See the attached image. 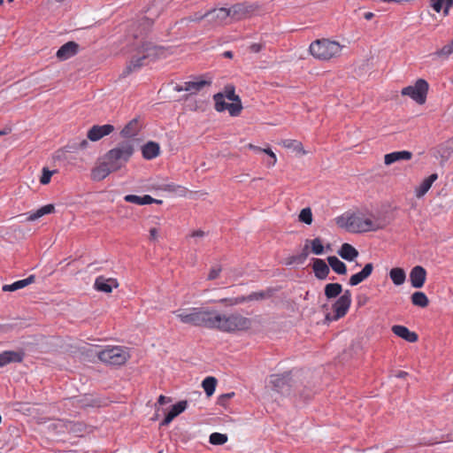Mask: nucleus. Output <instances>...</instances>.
<instances>
[{
  "instance_id": "nucleus-19",
  "label": "nucleus",
  "mask_w": 453,
  "mask_h": 453,
  "mask_svg": "<svg viewBox=\"0 0 453 453\" xmlns=\"http://www.w3.org/2000/svg\"><path fill=\"white\" fill-rule=\"evenodd\" d=\"M392 332L396 336H398L411 343L416 342L418 339V336L415 332L410 331L404 326L395 325L392 326Z\"/></svg>"
},
{
  "instance_id": "nucleus-57",
  "label": "nucleus",
  "mask_w": 453,
  "mask_h": 453,
  "mask_svg": "<svg viewBox=\"0 0 453 453\" xmlns=\"http://www.w3.org/2000/svg\"><path fill=\"white\" fill-rule=\"evenodd\" d=\"M262 152L266 153L270 157V161L268 162V164L270 165H274L277 161V158L276 155L271 150V149H262Z\"/></svg>"
},
{
  "instance_id": "nucleus-26",
  "label": "nucleus",
  "mask_w": 453,
  "mask_h": 453,
  "mask_svg": "<svg viewBox=\"0 0 453 453\" xmlns=\"http://www.w3.org/2000/svg\"><path fill=\"white\" fill-rule=\"evenodd\" d=\"M438 179L437 173H432L427 178L424 179L420 183L419 187H418L415 190L416 196L420 198L425 196L427 191L432 187L433 183Z\"/></svg>"
},
{
  "instance_id": "nucleus-7",
  "label": "nucleus",
  "mask_w": 453,
  "mask_h": 453,
  "mask_svg": "<svg viewBox=\"0 0 453 453\" xmlns=\"http://www.w3.org/2000/svg\"><path fill=\"white\" fill-rule=\"evenodd\" d=\"M274 293H275L274 288H268L263 291L252 292L249 296H242L231 297V298H222L219 302L220 303H224L226 305L233 306V305L243 303L245 302L267 299V298L272 297Z\"/></svg>"
},
{
  "instance_id": "nucleus-47",
  "label": "nucleus",
  "mask_w": 453,
  "mask_h": 453,
  "mask_svg": "<svg viewBox=\"0 0 453 453\" xmlns=\"http://www.w3.org/2000/svg\"><path fill=\"white\" fill-rule=\"evenodd\" d=\"M453 53L452 47L449 43L444 45L441 50H436L432 54L433 57L442 58L444 59L448 58L450 54Z\"/></svg>"
},
{
  "instance_id": "nucleus-4",
  "label": "nucleus",
  "mask_w": 453,
  "mask_h": 453,
  "mask_svg": "<svg viewBox=\"0 0 453 453\" xmlns=\"http://www.w3.org/2000/svg\"><path fill=\"white\" fill-rule=\"evenodd\" d=\"M311 54L319 60H329L342 51L340 43L327 39L316 40L310 45Z\"/></svg>"
},
{
  "instance_id": "nucleus-13",
  "label": "nucleus",
  "mask_w": 453,
  "mask_h": 453,
  "mask_svg": "<svg viewBox=\"0 0 453 453\" xmlns=\"http://www.w3.org/2000/svg\"><path fill=\"white\" fill-rule=\"evenodd\" d=\"M79 48L77 42L73 41L67 42L58 50L56 57L61 61L67 60L78 53Z\"/></svg>"
},
{
  "instance_id": "nucleus-25",
  "label": "nucleus",
  "mask_w": 453,
  "mask_h": 453,
  "mask_svg": "<svg viewBox=\"0 0 453 453\" xmlns=\"http://www.w3.org/2000/svg\"><path fill=\"white\" fill-rule=\"evenodd\" d=\"M35 276L32 274V275L28 276L27 279L17 280L12 284L4 285L2 288V290L4 292L16 291L18 289H21V288L28 286L29 284L35 282Z\"/></svg>"
},
{
  "instance_id": "nucleus-41",
  "label": "nucleus",
  "mask_w": 453,
  "mask_h": 453,
  "mask_svg": "<svg viewBox=\"0 0 453 453\" xmlns=\"http://www.w3.org/2000/svg\"><path fill=\"white\" fill-rule=\"evenodd\" d=\"M308 255H309L308 246L306 245L300 254L290 257L287 262V265H293V264L302 265L307 259Z\"/></svg>"
},
{
  "instance_id": "nucleus-49",
  "label": "nucleus",
  "mask_w": 453,
  "mask_h": 453,
  "mask_svg": "<svg viewBox=\"0 0 453 453\" xmlns=\"http://www.w3.org/2000/svg\"><path fill=\"white\" fill-rule=\"evenodd\" d=\"M311 251L315 255H321L324 252V247L319 238H315L311 241Z\"/></svg>"
},
{
  "instance_id": "nucleus-9",
  "label": "nucleus",
  "mask_w": 453,
  "mask_h": 453,
  "mask_svg": "<svg viewBox=\"0 0 453 453\" xmlns=\"http://www.w3.org/2000/svg\"><path fill=\"white\" fill-rule=\"evenodd\" d=\"M290 375V372L271 375L270 383L273 388L281 395L289 394L292 387Z\"/></svg>"
},
{
  "instance_id": "nucleus-14",
  "label": "nucleus",
  "mask_w": 453,
  "mask_h": 453,
  "mask_svg": "<svg viewBox=\"0 0 453 453\" xmlns=\"http://www.w3.org/2000/svg\"><path fill=\"white\" fill-rule=\"evenodd\" d=\"M409 277L413 288H421L426 282V271L421 265H416L411 270Z\"/></svg>"
},
{
  "instance_id": "nucleus-44",
  "label": "nucleus",
  "mask_w": 453,
  "mask_h": 453,
  "mask_svg": "<svg viewBox=\"0 0 453 453\" xmlns=\"http://www.w3.org/2000/svg\"><path fill=\"white\" fill-rule=\"evenodd\" d=\"M226 110L228 111L230 116H239L242 110V102L232 101V103H228Z\"/></svg>"
},
{
  "instance_id": "nucleus-34",
  "label": "nucleus",
  "mask_w": 453,
  "mask_h": 453,
  "mask_svg": "<svg viewBox=\"0 0 453 453\" xmlns=\"http://www.w3.org/2000/svg\"><path fill=\"white\" fill-rule=\"evenodd\" d=\"M430 5L436 12H440L443 8V12L448 14L453 5V0H430Z\"/></svg>"
},
{
  "instance_id": "nucleus-50",
  "label": "nucleus",
  "mask_w": 453,
  "mask_h": 453,
  "mask_svg": "<svg viewBox=\"0 0 453 453\" xmlns=\"http://www.w3.org/2000/svg\"><path fill=\"white\" fill-rule=\"evenodd\" d=\"M226 97L230 101H238L240 102V96L235 94L234 86H226L225 89L224 98Z\"/></svg>"
},
{
  "instance_id": "nucleus-56",
  "label": "nucleus",
  "mask_w": 453,
  "mask_h": 453,
  "mask_svg": "<svg viewBox=\"0 0 453 453\" xmlns=\"http://www.w3.org/2000/svg\"><path fill=\"white\" fill-rule=\"evenodd\" d=\"M265 45L264 42H255V43H252L250 44V46L249 47L250 50L253 53H258L260 52L263 49H265Z\"/></svg>"
},
{
  "instance_id": "nucleus-58",
  "label": "nucleus",
  "mask_w": 453,
  "mask_h": 453,
  "mask_svg": "<svg viewBox=\"0 0 453 453\" xmlns=\"http://www.w3.org/2000/svg\"><path fill=\"white\" fill-rule=\"evenodd\" d=\"M171 402V398L170 397H167V396H165L163 395H159L158 399H157V403L160 404V405H164L167 403H170Z\"/></svg>"
},
{
  "instance_id": "nucleus-45",
  "label": "nucleus",
  "mask_w": 453,
  "mask_h": 453,
  "mask_svg": "<svg viewBox=\"0 0 453 453\" xmlns=\"http://www.w3.org/2000/svg\"><path fill=\"white\" fill-rule=\"evenodd\" d=\"M282 144L284 147L288 149H293L294 150L297 152H303L304 153L303 147L301 142H298L296 140L292 139H287L282 142Z\"/></svg>"
},
{
  "instance_id": "nucleus-10",
  "label": "nucleus",
  "mask_w": 453,
  "mask_h": 453,
  "mask_svg": "<svg viewBox=\"0 0 453 453\" xmlns=\"http://www.w3.org/2000/svg\"><path fill=\"white\" fill-rule=\"evenodd\" d=\"M138 54H143L148 62L155 61L165 57V50L162 46H157L150 42H144L137 49Z\"/></svg>"
},
{
  "instance_id": "nucleus-30",
  "label": "nucleus",
  "mask_w": 453,
  "mask_h": 453,
  "mask_svg": "<svg viewBox=\"0 0 453 453\" xmlns=\"http://www.w3.org/2000/svg\"><path fill=\"white\" fill-rule=\"evenodd\" d=\"M349 232L363 233L364 217L353 213L349 215Z\"/></svg>"
},
{
  "instance_id": "nucleus-61",
  "label": "nucleus",
  "mask_w": 453,
  "mask_h": 453,
  "mask_svg": "<svg viewBox=\"0 0 453 453\" xmlns=\"http://www.w3.org/2000/svg\"><path fill=\"white\" fill-rule=\"evenodd\" d=\"M141 21H142V24H144V25H146L148 27H151L152 23H153L152 20L150 19L147 17H143Z\"/></svg>"
},
{
  "instance_id": "nucleus-37",
  "label": "nucleus",
  "mask_w": 453,
  "mask_h": 453,
  "mask_svg": "<svg viewBox=\"0 0 453 453\" xmlns=\"http://www.w3.org/2000/svg\"><path fill=\"white\" fill-rule=\"evenodd\" d=\"M54 211H55V207L53 204H46V205L41 207L40 209H38L35 212L31 213L28 216L27 219L30 221H34L46 214L52 213Z\"/></svg>"
},
{
  "instance_id": "nucleus-2",
  "label": "nucleus",
  "mask_w": 453,
  "mask_h": 453,
  "mask_svg": "<svg viewBox=\"0 0 453 453\" xmlns=\"http://www.w3.org/2000/svg\"><path fill=\"white\" fill-rule=\"evenodd\" d=\"M134 150V145L131 142H122L119 143L117 147L110 150L104 156V160L110 165L111 170L116 172L127 163Z\"/></svg>"
},
{
  "instance_id": "nucleus-29",
  "label": "nucleus",
  "mask_w": 453,
  "mask_h": 453,
  "mask_svg": "<svg viewBox=\"0 0 453 453\" xmlns=\"http://www.w3.org/2000/svg\"><path fill=\"white\" fill-rule=\"evenodd\" d=\"M327 262H328V265L337 274L344 275L347 273L346 265L342 261H341L337 257H335V256L328 257Z\"/></svg>"
},
{
  "instance_id": "nucleus-31",
  "label": "nucleus",
  "mask_w": 453,
  "mask_h": 453,
  "mask_svg": "<svg viewBox=\"0 0 453 453\" xmlns=\"http://www.w3.org/2000/svg\"><path fill=\"white\" fill-rule=\"evenodd\" d=\"M124 200L127 203L144 205L153 203L154 198L151 197L150 195H144L142 196H139L136 195H127L124 197Z\"/></svg>"
},
{
  "instance_id": "nucleus-52",
  "label": "nucleus",
  "mask_w": 453,
  "mask_h": 453,
  "mask_svg": "<svg viewBox=\"0 0 453 453\" xmlns=\"http://www.w3.org/2000/svg\"><path fill=\"white\" fill-rule=\"evenodd\" d=\"M349 215H341L335 219L336 224L342 228H346L349 231Z\"/></svg>"
},
{
  "instance_id": "nucleus-43",
  "label": "nucleus",
  "mask_w": 453,
  "mask_h": 453,
  "mask_svg": "<svg viewBox=\"0 0 453 453\" xmlns=\"http://www.w3.org/2000/svg\"><path fill=\"white\" fill-rule=\"evenodd\" d=\"M242 11H243V4H234L230 8H220L219 10V12L223 14V18H226V17H228L231 15H234Z\"/></svg>"
},
{
  "instance_id": "nucleus-3",
  "label": "nucleus",
  "mask_w": 453,
  "mask_h": 453,
  "mask_svg": "<svg viewBox=\"0 0 453 453\" xmlns=\"http://www.w3.org/2000/svg\"><path fill=\"white\" fill-rule=\"evenodd\" d=\"M216 317L219 318V321L215 323L214 329H218L222 332L232 333L235 331H243L251 326L250 319L238 313L226 316L217 312Z\"/></svg>"
},
{
  "instance_id": "nucleus-36",
  "label": "nucleus",
  "mask_w": 453,
  "mask_h": 453,
  "mask_svg": "<svg viewBox=\"0 0 453 453\" xmlns=\"http://www.w3.org/2000/svg\"><path fill=\"white\" fill-rule=\"evenodd\" d=\"M411 300L413 305L420 308H425L429 303L428 297L421 291L414 292L411 296Z\"/></svg>"
},
{
  "instance_id": "nucleus-18",
  "label": "nucleus",
  "mask_w": 453,
  "mask_h": 453,
  "mask_svg": "<svg viewBox=\"0 0 453 453\" xmlns=\"http://www.w3.org/2000/svg\"><path fill=\"white\" fill-rule=\"evenodd\" d=\"M24 358L22 352L14 350H5L0 353V367H4L11 363H20Z\"/></svg>"
},
{
  "instance_id": "nucleus-15",
  "label": "nucleus",
  "mask_w": 453,
  "mask_h": 453,
  "mask_svg": "<svg viewBox=\"0 0 453 453\" xmlns=\"http://www.w3.org/2000/svg\"><path fill=\"white\" fill-rule=\"evenodd\" d=\"M188 407L187 401H180L177 403L173 404L168 413L165 415V418L160 422V426H168L174 418L182 413Z\"/></svg>"
},
{
  "instance_id": "nucleus-63",
  "label": "nucleus",
  "mask_w": 453,
  "mask_h": 453,
  "mask_svg": "<svg viewBox=\"0 0 453 453\" xmlns=\"http://www.w3.org/2000/svg\"><path fill=\"white\" fill-rule=\"evenodd\" d=\"M248 147L250 149V150H253L254 151L256 152H262V149L260 147H257L256 145H253L251 143L248 144Z\"/></svg>"
},
{
  "instance_id": "nucleus-53",
  "label": "nucleus",
  "mask_w": 453,
  "mask_h": 453,
  "mask_svg": "<svg viewBox=\"0 0 453 453\" xmlns=\"http://www.w3.org/2000/svg\"><path fill=\"white\" fill-rule=\"evenodd\" d=\"M222 271V268L220 265H216V266H213L211 270H210V273L208 274V277L207 279L209 280H215L217 279L219 276V273H221Z\"/></svg>"
},
{
  "instance_id": "nucleus-27",
  "label": "nucleus",
  "mask_w": 453,
  "mask_h": 453,
  "mask_svg": "<svg viewBox=\"0 0 453 453\" xmlns=\"http://www.w3.org/2000/svg\"><path fill=\"white\" fill-rule=\"evenodd\" d=\"M339 256L347 261H353L358 257V251L349 243H343L338 250Z\"/></svg>"
},
{
  "instance_id": "nucleus-12",
  "label": "nucleus",
  "mask_w": 453,
  "mask_h": 453,
  "mask_svg": "<svg viewBox=\"0 0 453 453\" xmlns=\"http://www.w3.org/2000/svg\"><path fill=\"white\" fill-rule=\"evenodd\" d=\"M211 81L197 80L194 81H186L182 85L176 86L177 91H188L191 95L196 94L201 91L205 86H210Z\"/></svg>"
},
{
  "instance_id": "nucleus-60",
  "label": "nucleus",
  "mask_w": 453,
  "mask_h": 453,
  "mask_svg": "<svg viewBox=\"0 0 453 453\" xmlns=\"http://www.w3.org/2000/svg\"><path fill=\"white\" fill-rule=\"evenodd\" d=\"M157 230L156 228H151L150 230V236L151 240H156L157 238Z\"/></svg>"
},
{
  "instance_id": "nucleus-24",
  "label": "nucleus",
  "mask_w": 453,
  "mask_h": 453,
  "mask_svg": "<svg viewBox=\"0 0 453 453\" xmlns=\"http://www.w3.org/2000/svg\"><path fill=\"white\" fill-rule=\"evenodd\" d=\"M160 147L156 142H148L142 148V157L147 160H151L159 155Z\"/></svg>"
},
{
  "instance_id": "nucleus-33",
  "label": "nucleus",
  "mask_w": 453,
  "mask_h": 453,
  "mask_svg": "<svg viewBox=\"0 0 453 453\" xmlns=\"http://www.w3.org/2000/svg\"><path fill=\"white\" fill-rule=\"evenodd\" d=\"M385 225L380 219H371L369 218H364L363 221V233L369 231H377L382 229Z\"/></svg>"
},
{
  "instance_id": "nucleus-1",
  "label": "nucleus",
  "mask_w": 453,
  "mask_h": 453,
  "mask_svg": "<svg viewBox=\"0 0 453 453\" xmlns=\"http://www.w3.org/2000/svg\"><path fill=\"white\" fill-rule=\"evenodd\" d=\"M216 313V311L204 307H190L188 309H178L173 311V314L183 324L209 329H214L215 323L219 321Z\"/></svg>"
},
{
  "instance_id": "nucleus-59",
  "label": "nucleus",
  "mask_w": 453,
  "mask_h": 453,
  "mask_svg": "<svg viewBox=\"0 0 453 453\" xmlns=\"http://www.w3.org/2000/svg\"><path fill=\"white\" fill-rule=\"evenodd\" d=\"M205 235V233L202 230H196V231H194L192 234H191V236L194 237V238H196V237H203Z\"/></svg>"
},
{
  "instance_id": "nucleus-32",
  "label": "nucleus",
  "mask_w": 453,
  "mask_h": 453,
  "mask_svg": "<svg viewBox=\"0 0 453 453\" xmlns=\"http://www.w3.org/2000/svg\"><path fill=\"white\" fill-rule=\"evenodd\" d=\"M389 276L393 283L396 286L403 284L406 279L404 270L400 267L392 268L389 272Z\"/></svg>"
},
{
  "instance_id": "nucleus-62",
  "label": "nucleus",
  "mask_w": 453,
  "mask_h": 453,
  "mask_svg": "<svg viewBox=\"0 0 453 453\" xmlns=\"http://www.w3.org/2000/svg\"><path fill=\"white\" fill-rule=\"evenodd\" d=\"M88 145V142L86 139H83L80 143H79V146L77 148L79 149H86Z\"/></svg>"
},
{
  "instance_id": "nucleus-35",
  "label": "nucleus",
  "mask_w": 453,
  "mask_h": 453,
  "mask_svg": "<svg viewBox=\"0 0 453 453\" xmlns=\"http://www.w3.org/2000/svg\"><path fill=\"white\" fill-rule=\"evenodd\" d=\"M324 292L326 298H335L342 292V286L340 283H328L325 286Z\"/></svg>"
},
{
  "instance_id": "nucleus-6",
  "label": "nucleus",
  "mask_w": 453,
  "mask_h": 453,
  "mask_svg": "<svg viewBox=\"0 0 453 453\" xmlns=\"http://www.w3.org/2000/svg\"><path fill=\"white\" fill-rule=\"evenodd\" d=\"M428 88V82L424 79H418L413 86L403 88L402 95L410 96L418 104H423L426 103Z\"/></svg>"
},
{
  "instance_id": "nucleus-5",
  "label": "nucleus",
  "mask_w": 453,
  "mask_h": 453,
  "mask_svg": "<svg viewBox=\"0 0 453 453\" xmlns=\"http://www.w3.org/2000/svg\"><path fill=\"white\" fill-rule=\"evenodd\" d=\"M96 356L103 363L114 366L124 365L130 357L127 349L123 346H107Z\"/></svg>"
},
{
  "instance_id": "nucleus-38",
  "label": "nucleus",
  "mask_w": 453,
  "mask_h": 453,
  "mask_svg": "<svg viewBox=\"0 0 453 453\" xmlns=\"http://www.w3.org/2000/svg\"><path fill=\"white\" fill-rule=\"evenodd\" d=\"M216 386L217 380L211 376L206 377L202 382V387L204 392L206 393L207 396H211L213 395Z\"/></svg>"
},
{
  "instance_id": "nucleus-64",
  "label": "nucleus",
  "mask_w": 453,
  "mask_h": 453,
  "mask_svg": "<svg viewBox=\"0 0 453 453\" xmlns=\"http://www.w3.org/2000/svg\"><path fill=\"white\" fill-rule=\"evenodd\" d=\"M374 14L372 12H365L364 14V18L367 20H370L372 18H373Z\"/></svg>"
},
{
  "instance_id": "nucleus-42",
  "label": "nucleus",
  "mask_w": 453,
  "mask_h": 453,
  "mask_svg": "<svg viewBox=\"0 0 453 453\" xmlns=\"http://www.w3.org/2000/svg\"><path fill=\"white\" fill-rule=\"evenodd\" d=\"M215 102V110L219 112H222L226 110L228 103L225 101L224 94L217 93L213 96Z\"/></svg>"
},
{
  "instance_id": "nucleus-55",
  "label": "nucleus",
  "mask_w": 453,
  "mask_h": 453,
  "mask_svg": "<svg viewBox=\"0 0 453 453\" xmlns=\"http://www.w3.org/2000/svg\"><path fill=\"white\" fill-rule=\"evenodd\" d=\"M234 395V392H230V393H226V394H223V395H219V397L218 398V404H219L221 406H225L226 404V402L230 398H232Z\"/></svg>"
},
{
  "instance_id": "nucleus-54",
  "label": "nucleus",
  "mask_w": 453,
  "mask_h": 453,
  "mask_svg": "<svg viewBox=\"0 0 453 453\" xmlns=\"http://www.w3.org/2000/svg\"><path fill=\"white\" fill-rule=\"evenodd\" d=\"M212 12L213 11L211 10V11L206 12L203 14L195 13L193 16L188 17V21H196V22L201 21L204 18L208 17Z\"/></svg>"
},
{
  "instance_id": "nucleus-8",
  "label": "nucleus",
  "mask_w": 453,
  "mask_h": 453,
  "mask_svg": "<svg viewBox=\"0 0 453 453\" xmlns=\"http://www.w3.org/2000/svg\"><path fill=\"white\" fill-rule=\"evenodd\" d=\"M351 305V292L344 290L343 294L333 304V319L338 320L344 317Z\"/></svg>"
},
{
  "instance_id": "nucleus-22",
  "label": "nucleus",
  "mask_w": 453,
  "mask_h": 453,
  "mask_svg": "<svg viewBox=\"0 0 453 453\" xmlns=\"http://www.w3.org/2000/svg\"><path fill=\"white\" fill-rule=\"evenodd\" d=\"M115 172L114 170H111L109 165L103 160V162L92 169L91 172V178L93 180L100 181L105 179L111 173Z\"/></svg>"
},
{
  "instance_id": "nucleus-16",
  "label": "nucleus",
  "mask_w": 453,
  "mask_h": 453,
  "mask_svg": "<svg viewBox=\"0 0 453 453\" xmlns=\"http://www.w3.org/2000/svg\"><path fill=\"white\" fill-rule=\"evenodd\" d=\"M373 269L374 266L372 263L366 264L360 272L350 276L349 280V285L354 287L360 284L371 276Z\"/></svg>"
},
{
  "instance_id": "nucleus-21",
  "label": "nucleus",
  "mask_w": 453,
  "mask_h": 453,
  "mask_svg": "<svg viewBox=\"0 0 453 453\" xmlns=\"http://www.w3.org/2000/svg\"><path fill=\"white\" fill-rule=\"evenodd\" d=\"M148 63L149 62L143 54H138V56H134L132 58L129 64L123 71L122 75L127 76L130 74L132 72L139 70L141 67L147 65Z\"/></svg>"
},
{
  "instance_id": "nucleus-40",
  "label": "nucleus",
  "mask_w": 453,
  "mask_h": 453,
  "mask_svg": "<svg viewBox=\"0 0 453 453\" xmlns=\"http://www.w3.org/2000/svg\"><path fill=\"white\" fill-rule=\"evenodd\" d=\"M160 189L170 193H174L179 196H184L187 192V189L184 187L174 183L164 184L160 187Z\"/></svg>"
},
{
  "instance_id": "nucleus-46",
  "label": "nucleus",
  "mask_w": 453,
  "mask_h": 453,
  "mask_svg": "<svg viewBox=\"0 0 453 453\" xmlns=\"http://www.w3.org/2000/svg\"><path fill=\"white\" fill-rule=\"evenodd\" d=\"M209 441L213 445H222L227 441V436L224 434L213 433L210 435Z\"/></svg>"
},
{
  "instance_id": "nucleus-48",
  "label": "nucleus",
  "mask_w": 453,
  "mask_h": 453,
  "mask_svg": "<svg viewBox=\"0 0 453 453\" xmlns=\"http://www.w3.org/2000/svg\"><path fill=\"white\" fill-rule=\"evenodd\" d=\"M299 220L307 225H311L312 222L311 210L310 208L303 209L299 214Z\"/></svg>"
},
{
  "instance_id": "nucleus-17",
  "label": "nucleus",
  "mask_w": 453,
  "mask_h": 453,
  "mask_svg": "<svg viewBox=\"0 0 453 453\" xmlns=\"http://www.w3.org/2000/svg\"><path fill=\"white\" fill-rule=\"evenodd\" d=\"M119 286L117 280L112 278H104V276H98L96 280L94 287L97 291L104 293H111L114 288Z\"/></svg>"
},
{
  "instance_id": "nucleus-39",
  "label": "nucleus",
  "mask_w": 453,
  "mask_h": 453,
  "mask_svg": "<svg viewBox=\"0 0 453 453\" xmlns=\"http://www.w3.org/2000/svg\"><path fill=\"white\" fill-rule=\"evenodd\" d=\"M65 426L69 432L73 433L75 434H80L86 431V426L84 423L81 422L67 420L65 422Z\"/></svg>"
},
{
  "instance_id": "nucleus-20",
  "label": "nucleus",
  "mask_w": 453,
  "mask_h": 453,
  "mask_svg": "<svg viewBox=\"0 0 453 453\" xmlns=\"http://www.w3.org/2000/svg\"><path fill=\"white\" fill-rule=\"evenodd\" d=\"M312 269L319 280L326 279L330 273L329 265L321 258H313Z\"/></svg>"
},
{
  "instance_id": "nucleus-51",
  "label": "nucleus",
  "mask_w": 453,
  "mask_h": 453,
  "mask_svg": "<svg viewBox=\"0 0 453 453\" xmlns=\"http://www.w3.org/2000/svg\"><path fill=\"white\" fill-rule=\"evenodd\" d=\"M52 175H53V171H50L44 167L42 169V174L40 178L41 184L46 185V184L50 183Z\"/></svg>"
},
{
  "instance_id": "nucleus-23",
  "label": "nucleus",
  "mask_w": 453,
  "mask_h": 453,
  "mask_svg": "<svg viewBox=\"0 0 453 453\" xmlns=\"http://www.w3.org/2000/svg\"><path fill=\"white\" fill-rule=\"evenodd\" d=\"M412 157V153L408 150L394 151L386 154L384 157V163L387 165H392L400 160H410Z\"/></svg>"
},
{
  "instance_id": "nucleus-28",
  "label": "nucleus",
  "mask_w": 453,
  "mask_h": 453,
  "mask_svg": "<svg viewBox=\"0 0 453 453\" xmlns=\"http://www.w3.org/2000/svg\"><path fill=\"white\" fill-rule=\"evenodd\" d=\"M141 129V126L137 119L130 120L121 130L120 134L124 138L135 136Z\"/></svg>"
},
{
  "instance_id": "nucleus-11",
  "label": "nucleus",
  "mask_w": 453,
  "mask_h": 453,
  "mask_svg": "<svg viewBox=\"0 0 453 453\" xmlns=\"http://www.w3.org/2000/svg\"><path fill=\"white\" fill-rule=\"evenodd\" d=\"M113 130L114 127L111 124L95 125L88 131L87 137L92 142H96L110 134Z\"/></svg>"
}]
</instances>
